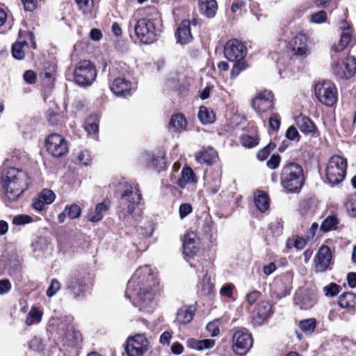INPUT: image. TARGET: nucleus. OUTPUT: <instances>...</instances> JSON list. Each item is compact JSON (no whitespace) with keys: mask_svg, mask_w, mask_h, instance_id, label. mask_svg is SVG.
Listing matches in <instances>:
<instances>
[{"mask_svg":"<svg viewBox=\"0 0 356 356\" xmlns=\"http://www.w3.org/2000/svg\"><path fill=\"white\" fill-rule=\"evenodd\" d=\"M31 184L26 172L15 168H8L3 170L0 185L6 199L15 202L28 189Z\"/></svg>","mask_w":356,"mask_h":356,"instance_id":"2","label":"nucleus"},{"mask_svg":"<svg viewBox=\"0 0 356 356\" xmlns=\"http://www.w3.org/2000/svg\"><path fill=\"white\" fill-rule=\"evenodd\" d=\"M207 330L211 333L212 337L218 336L220 333V330L216 322L209 323L207 325Z\"/></svg>","mask_w":356,"mask_h":356,"instance_id":"62","label":"nucleus"},{"mask_svg":"<svg viewBox=\"0 0 356 356\" xmlns=\"http://www.w3.org/2000/svg\"><path fill=\"white\" fill-rule=\"evenodd\" d=\"M141 200V195L137 187L130 185L124 187L120 200L118 217L121 220L131 222L133 213Z\"/></svg>","mask_w":356,"mask_h":356,"instance_id":"5","label":"nucleus"},{"mask_svg":"<svg viewBox=\"0 0 356 356\" xmlns=\"http://www.w3.org/2000/svg\"><path fill=\"white\" fill-rule=\"evenodd\" d=\"M296 124L300 130L305 134L314 133L316 130V127L312 120L302 115L297 117Z\"/></svg>","mask_w":356,"mask_h":356,"instance_id":"30","label":"nucleus"},{"mask_svg":"<svg viewBox=\"0 0 356 356\" xmlns=\"http://www.w3.org/2000/svg\"><path fill=\"white\" fill-rule=\"evenodd\" d=\"M110 88L116 96H126L130 94L131 83L124 77H118L114 79Z\"/></svg>","mask_w":356,"mask_h":356,"instance_id":"23","label":"nucleus"},{"mask_svg":"<svg viewBox=\"0 0 356 356\" xmlns=\"http://www.w3.org/2000/svg\"><path fill=\"white\" fill-rule=\"evenodd\" d=\"M26 44V41L15 42L12 47V54L15 58L20 60L24 57V46Z\"/></svg>","mask_w":356,"mask_h":356,"instance_id":"40","label":"nucleus"},{"mask_svg":"<svg viewBox=\"0 0 356 356\" xmlns=\"http://www.w3.org/2000/svg\"><path fill=\"white\" fill-rule=\"evenodd\" d=\"M272 314V305L268 301L258 302L252 311V320L255 324L260 325Z\"/></svg>","mask_w":356,"mask_h":356,"instance_id":"20","label":"nucleus"},{"mask_svg":"<svg viewBox=\"0 0 356 356\" xmlns=\"http://www.w3.org/2000/svg\"><path fill=\"white\" fill-rule=\"evenodd\" d=\"M45 202H43L42 200L40 199L39 195L33 201V208L37 211H42L45 208Z\"/></svg>","mask_w":356,"mask_h":356,"instance_id":"64","label":"nucleus"},{"mask_svg":"<svg viewBox=\"0 0 356 356\" xmlns=\"http://www.w3.org/2000/svg\"><path fill=\"white\" fill-rule=\"evenodd\" d=\"M65 211L67 212V217L70 219H76L81 216V207L76 204H72L70 205L65 206Z\"/></svg>","mask_w":356,"mask_h":356,"instance_id":"41","label":"nucleus"},{"mask_svg":"<svg viewBox=\"0 0 356 356\" xmlns=\"http://www.w3.org/2000/svg\"><path fill=\"white\" fill-rule=\"evenodd\" d=\"M110 208V202L104 201L99 204H97L94 209L89 210L87 218L90 222H97L100 221L106 211Z\"/></svg>","mask_w":356,"mask_h":356,"instance_id":"24","label":"nucleus"},{"mask_svg":"<svg viewBox=\"0 0 356 356\" xmlns=\"http://www.w3.org/2000/svg\"><path fill=\"white\" fill-rule=\"evenodd\" d=\"M316 263V270L323 272L329 268L331 264L332 253L329 247L322 246L317 254Z\"/></svg>","mask_w":356,"mask_h":356,"instance_id":"21","label":"nucleus"},{"mask_svg":"<svg viewBox=\"0 0 356 356\" xmlns=\"http://www.w3.org/2000/svg\"><path fill=\"white\" fill-rule=\"evenodd\" d=\"M225 58L229 61L234 62L231 70V77L236 78L241 71L247 67L244 60L247 55L246 47L237 39L228 40L224 47Z\"/></svg>","mask_w":356,"mask_h":356,"instance_id":"4","label":"nucleus"},{"mask_svg":"<svg viewBox=\"0 0 356 356\" xmlns=\"http://www.w3.org/2000/svg\"><path fill=\"white\" fill-rule=\"evenodd\" d=\"M275 147V145L273 143H270L268 144L266 147H264L263 149H260L257 154V159L259 161H264L268 158L270 152L274 149Z\"/></svg>","mask_w":356,"mask_h":356,"instance_id":"44","label":"nucleus"},{"mask_svg":"<svg viewBox=\"0 0 356 356\" xmlns=\"http://www.w3.org/2000/svg\"><path fill=\"white\" fill-rule=\"evenodd\" d=\"M252 106L257 113L270 111L274 108V95L270 90L259 92L252 100Z\"/></svg>","mask_w":356,"mask_h":356,"instance_id":"13","label":"nucleus"},{"mask_svg":"<svg viewBox=\"0 0 356 356\" xmlns=\"http://www.w3.org/2000/svg\"><path fill=\"white\" fill-rule=\"evenodd\" d=\"M345 207L349 216L356 217V197H352L347 200Z\"/></svg>","mask_w":356,"mask_h":356,"instance_id":"49","label":"nucleus"},{"mask_svg":"<svg viewBox=\"0 0 356 356\" xmlns=\"http://www.w3.org/2000/svg\"><path fill=\"white\" fill-rule=\"evenodd\" d=\"M339 305L342 308L350 309L356 306V296L352 292H346L338 300Z\"/></svg>","mask_w":356,"mask_h":356,"instance_id":"32","label":"nucleus"},{"mask_svg":"<svg viewBox=\"0 0 356 356\" xmlns=\"http://www.w3.org/2000/svg\"><path fill=\"white\" fill-rule=\"evenodd\" d=\"M197 287L202 294L207 295L212 292L213 284L211 282V279L207 275H204L202 281H200Z\"/></svg>","mask_w":356,"mask_h":356,"instance_id":"38","label":"nucleus"},{"mask_svg":"<svg viewBox=\"0 0 356 356\" xmlns=\"http://www.w3.org/2000/svg\"><path fill=\"white\" fill-rule=\"evenodd\" d=\"M285 136L290 140H299L300 138V136L297 129L293 126H291L287 129Z\"/></svg>","mask_w":356,"mask_h":356,"instance_id":"55","label":"nucleus"},{"mask_svg":"<svg viewBox=\"0 0 356 356\" xmlns=\"http://www.w3.org/2000/svg\"><path fill=\"white\" fill-rule=\"evenodd\" d=\"M281 118L277 113H273L269 118V125L274 131H277L280 127Z\"/></svg>","mask_w":356,"mask_h":356,"instance_id":"48","label":"nucleus"},{"mask_svg":"<svg viewBox=\"0 0 356 356\" xmlns=\"http://www.w3.org/2000/svg\"><path fill=\"white\" fill-rule=\"evenodd\" d=\"M47 152L55 157H60L68 152L66 140L61 135L52 134L46 139Z\"/></svg>","mask_w":356,"mask_h":356,"instance_id":"14","label":"nucleus"},{"mask_svg":"<svg viewBox=\"0 0 356 356\" xmlns=\"http://www.w3.org/2000/svg\"><path fill=\"white\" fill-rule=\"evenodd\" d=\"M11 289V284L7 279L0 280V295L8 293Z\"/></svg>","mask_w":356,"mask_h":356,"instance_id":"63","label":"nucleus"},{"mask_svg":"<svg viewBox=\"0 0 356 356\" xmlns=\"http://www.w3.org/2000/svg\"><path fill=\"white\" fill-rule=\"evenodd\" d=\"M314 92L318 100L327 106H333L337 101V89L330 81L318 83Z\"/></svg>","mask_w":356,"mask_h":356,"instance_id":"10","label":"nucleus"},{"mask_svg":"<svg viewBox=\"0 0 356 356\" xmlns=\"http://www.w3.org/2000/svg\"><path fill=\"white\" fill-rule=\"evenodd\" d=\"M97 71L90 60L79 61L74 70L75 83L80 86H90L95 80Z\"/></svg>","mask_w":356,"mask_h":356,"instance_id":"9","label":"nucleus"},{"mask_svg":"<svg viewBox=\"0 0 356 356\" xmlns=\"http://www.w3.org/2000/svg\"><path fill=\"white\" fill-rule=\"evenodd\" d=\"M347 161L342 156L334 155L330 158L326 168V178L332 186L341 183L346 175Z\"/></svg>","mask_w":356,"mask_h":356,"instance_id":"7","label":"nucleus"},{"mask_svg":"<svg viewBox=\"0 0 356 356\" xmlns=\"http://www.w3.org/2000/svg\"><path fill=\"white\" fill-rule=\"evenodd\" d=\"M333 73L341 79H350L356 72V58L353 56H347L343 58L334 60Z\"/></svg>","mask_w":356,"mask_h":356,"instance_id":"11","label":"nucleus"},{"mask_svg":"<svg viewBox=\"0 0 356 356\" xmlns=\"http://www.w3.org/2000/svg\"><path fill=\"white\" fill-rule=\"evenodd\" d=\"M181 177L177 178L175 175L171 176L172 183L177 184L179 187L184 188L186 184L196 182L195 175L189 167H184L181 173Z\"/></svg>","mask_w":356,"mask_h":356,"instance_id":"27","label":"nucleus"},{"mask_svg":"<svg viewBox=\"0 0 356 356\" xmlns=\"http://www.w3.org/2000/svg\"><path fill=\"white\" fill-rule=\"evenodd\" d=\"M169 124L175 131H181L186 129L187 122L184 115L178 113L172 116Z\"/></svg>","mask_w":356,"mask_h":356,"instance_id":"34","label":"nucleus"},{"mask_svg":"<svg viewBox=\"0 0 356 356\" xmlns=\"http://www.w3.org/2000/svg\"><path fill=\"white\" fill-rule=\"evenodd\" d=\"M92 157L90 153L88 150L81 151L77 155V162L80 165H88L90 164Z\"/></svg>","mask_w":356,"mask_h":356,"instance_id":"46","label":"nucleus"},{"mask_svg":"<svg viewBox=\"0 0 356 356\" xmlns=\"http://www.w3.org/2000/svg\"><path fill=\"white\" fill-rule=\"evenodd\" d=\"M198 118L202 124L213 123L216 120L214 112L205 106H201L198 112Z\"/></svg>","mask_w":356,"mask_h":356,"instance_id":"33","label":"nucleus"},{"mask_svg":"<svg viewBox=\"0 0 356 356\" xmlns=\"http://www.w3.org/2000/svg\"><path fill=\"white\" fill-rule=\"evenodd\" d=\"M338 224V220L335 216H327L321 223V230L323 232H327L330 230L334 229Z\"/></svg>","mask_w":356,"mask_h":356,"instance_id":"37","label":"nucleus"},{"mask_svg":"<svg viewBox=\"0 0 356 356\" xmlns=\"http://www.w3.org/2000/svg\"><path fill=\"white\" fill-rule=\"evenodd\" d=\"M340 286L335 283H331L323 288L326 296L333 297L339 293Z\"/></svg>","mask_w":356,"mask_h":356,"instance_id":"50","label":"nucleus"},{"mask_svg":"<svg viewBox=\"0 0 356 356\" xmlns=\"http://www.w3.org/2000/svg\"><path fill=\"white\" fill-rule=\"evenodd\" d=\"M33 221L31 216L25 214H19L13 218L12 222L15 225H24Z\"/></svg>","mask_w":356,"mask_h":356,"instance_id":"47","label":"nucleus"},{"mask_svg":"<svg viewBox=\"0 0 356 356\" xmlns=\"http://www.w3.org/2000/svg\"><path fill=\"white\" fill-rule=\"evenodd\" d=\"M281 157L279 154H273L270 159L267 161V166L272 169H276L280 165Z\"/></svg>","mask_w":356,"mask_h":356,"instance_id":"57","label":"nucleus"},{"mask_svg":"<svg viewBox=\"0 0 356 356\" xmlns=\"http://www.w3.org/2000/svg\"><path fill=\"white\" fill-rule=\"evenodd\" d=\"M200 250V240L196 234L187 232L183 239V254L186 257H193Z\"/></svg>","mask_w":356,"mask_h":356,"instance_id":"17","label":"nucleus"},{"mask_svg":"<svg viewBox=\"0 0 356 356\" xmlns=\"http://www.w3.org/2000/svg\"><path fill=\"white\" fill-rule=\"evenodd\" d=\"M177 42L181 44L189 43L193 40L191 32V22L189 20H183L176 33Z\"/></svg>","mask_w":356,"mask_h":356,"instance_id":"25","label":"nucleus"},{"mask_svg":"<svg viewBox=\"0 0 356 356\" xmlns=\"http://www.w3.org/2000/svg\"><path fill=\"white\" fill-rule=\"evenodd\" d=\"M38 195L40 197V199L42 200L43 202L46 203V204H51L56 198L55 193L49 189L42 190Z\"/></svg>","mask_w":356,"mask_h":356,"instance_id":"45","label":"nucleus"},{"mask_svg":"<svg viewBox=\"0 0 356 356\" xmlns=\"http://www.w3.org/2000/svg\"><path fill=\"white\" fill-rule=\"evenodd\" d=\"M290 49L293 55L306 57L309 54L307 45V38L303 33H298L293 38L289 43Z\"/></svg>","mask_w":356,"mask_h":356,"instance_id":"18","label":"nucleus"},{"mask_svg":"<svg viewBox=\"0 0 356 356\" xmlns=\"http://www.w3.org/2000/svg\"><path fill=\"white\" fill-rule=\"evenodd\" d=\"M305 179L304 170L300 164L288 162L283 165L280 182L289 193H298L304 185Z\"/></svg>","mask_w":356,"mask_h":356,"instance_id":"3","label":"nucleus"},{"mask_svg":"<svg viewBox=\"0 0 356 356\" xmlns=\"http://www.w3.org/2000/svg\"><path fill=\"white\" fill-rule=\"evenodd\" d=\"M340 29H341L340 39L337 43L332 46V51L335 52H341L348 47L354 45L356 42L353 35V29L348 22L342 21L341 22Z\"/></svg>","mask_w":356,"mask_h":356,"instance_id":"16","label":"nucleus"},{"mask_svg":"<svg viewBox=\"0 0 356 356\" xmlns=\"http://www.w3.org/2000/svg\"><path fill=\"white\" fill-rule=\"evenodd\" d=\"M232 341L234 351L241 356L245 355L253 344L252 335L245 328L234 331Z\"/></svg>","mask_w":356,"mask_h":356,"instance_id":"12","label":"nucleus"},{"mask_svg":"<svg viewBox=\"0 0 356 356\" xmlns=\"http://www.w3.org/2000/svg\"><path fill=\"white\" fill-rule=\"evenodd\" d=\"M299 326L306 334H311L316 328V321L315 318L305 319L300 322Z\"/></svg>","mask_w":356,"mask_h":356,"instance_id":"36","label":"nucleus"},{"mask_svg":"<svg viewBox=\"0 0 356 356\" xmlns=\"http://www.w3.org/2000/svg\"><path fill=\"white\" fill-rule=\"evenodd\" d=\"M327 19L325 11L321 10L311 15V21L315 24H321L325 22Z\"/></svg>","mask_w":356,"mask_h":356,"instance_id":"54","label":"nucleus"},{"mask_svg":"<svg viewBox=\"0 0 356 356\" xmlns=\"http://www.w3.org/2000/svg\"><path fill=\"white\" fill-rule=\"evenodd\" d=\"M254 204L258 210L264 212L269 208V197L264 191H258L254 194Z\"/></svg>","mask_w":356,"mask_h":356,"instance_id":"31","label":"nucleus"},{"mask_svg":"<svg viewBox=\"0 0 356 356\" xmlns=\"http://www.w3.org/2000/svg\"><path fill=\"white\" fill-rule=\"evenodd\" d=\"M218 159L217 152L211 147L204 149L195 154V160L201 164L211 165Z\"/></svg>","mask_w":356,"mask_h":356,"instance_id":"26","label":"nucleus"},{"mask_svg":"<svg viewBox=\"0 0 356 356\" xmlns=\"http://www.w3.org/2000/svg\"><path fill=\"white\" fill-rule=\"evenodd\" d=\"M126 352L128 356H143L148 349V341L143 334H137L128 338Z\"/></svg>","mask_w":356,"mask_h":356,"instance_id":"15","label":"nucleus"},{"mask_svg":"<svg viewBox=\"0 0 356 356\" xmlns=\"http://www.w3.org/2000/svg\"><path fill=\"white\" fill-rule=\"evenodd\" d=\"M66 287L69 292L76 298L84 296L86 284L81 276L74 275L67 279Z\"/></svg>","mask_w":356,"mask_h":356,"instance_id":"19","label":"nucleus"},{"mask_svg":"<svg viewBox=\"0 0 356 356\" xmlns=\"http://www.w3.org/2000/svg\"><path fill=\"white\" fill-rule=\"evenodd\" d=\"M259 138L257 134L244 135L241 138V144L248 148H252L259 144Z\"/></svg>","mask_w":356,"mask_h":356,"instance_id":"39","label":"nucleus"},{"mask_svg":"<svg viewBox=\"0 0 356 356\" xmlns=\"http://www.w3.org/2000/svg\"><path fill=\"white\" fill-rule=\"evenodd\" d=\"M221 185V172L213 171L204 177V186L206 191L211 194H216L220 190Z\"/></svg>","mask_w":356,"mask_h":356,"instance_id":"22","label":"nucleus"},{"mask_svg":"<svg viewBox=\"0 0 356 356\" xmlns=\"http://www.w3.org/2000/svg\"><path fill=\"white\" fill-rule=\"evenodd\" d=\"M234 285L232 283L224 284L220 290V294L223 296L231 298L233 293Z\"/></svg>","mask_w":356,"mask_h":356,"instance_id":"58","label":"nucleus"},{"mask_svg":"<svg viewBox=\"0 0 356 356\" xmlns=\"http://www.w3.org/2000/svg\"><path fill=\"white\" fill-rule=\"evenodd\" d=\"M198 6L202 13L208 18H213L217 12L218 4L216 0H198Z\"/></svg>","mask_w":356,"mask_h":356,"instance_id":"29","label":"nucleus"},{"mask_svg":"<svg viewBox=\"0 0 356 356\" xmlns=\"http://www.w3.org/2000/svg\"><path fill=\"white\" fill-rule=\"evenodd\" d=\"M260 292L254 290L246 295V301L250 305H252L259 298Z\"/></svg>","mask_w":356,"mask_h":356,"instance_id":"61","label":"nucleus"},{"mask_svg":"<svg viewBox=\"0 0 356 356\" xmlns=\"http://www.w3.org/2000/svg\"><path fill=\"white\" fill-rule=\"evenodd\" d=\"M74 317L65 316L58 325L57 332L65 346L78 347L82 343V337L79 331L76 330L72 322Z\"/></svg>","mask_w":356,"mask_h":356,"instance_id":"6","label":"nucleus"},{"mask_svg":"<svg viewBox=\"0 0 356 356\" xmlns=\"http://www.w3.org/2000/svg\"><path fill=\"white\" fill-rule=\"evenodd\" d=\"M60 283L56 279L51 280V284L47 290V296L52 297L60 289Z\"/></svg>","mask_w":356,"mask_h":356,"instance_id":"52","label":"nucleus"},{"mask_svg":"<svg viewBox=\"0 0 356 356\" xmlns=\"http://www.w3.org/2000/svg\"><path fill=\"white\" fill-rule=\"evenodd\" d=\"M84 15L90 14L93 9V0H75Z\"/></svg>","mask_w":356,"mask_h":356,"instance_id":"42","label":"nucleus"},{"mask_svg":"<svg viewBox=\"0 0 356 356\" xmlns=\"http://www.w3.org/2000/svg\"><path fill=\"white\" fill-rule=\"evenodd\" d=\"M156 19L142 18L134 26L136 37L144 44H151L156 41L159 29L156 28Z\"/></svg>","mask_w":356,"mask_h":356,"instance_id":"8","label":"nucleus"},{"mask_svg":"<svg viewBox=\"0 0 356 356\" xmlns=\"http://www.w3.org/2000/svg\"><path fill=\"white\" fill-rule=\"evenodd\" d=\"M42 316V312L37 307H33L27 315L26 324L29 326L37 324L41 321Z\"/></svg>","mask_w":356,"mask_h":356,"instance_id":"35","label":"nucleus"},{"mask_svg":"<svg viewBox=\"0 0 356 356\" xmlns=\"http://www.w3.org/2000/svg\"><path fill=\"white\" fill-rule=\"evenodd\" d=\"M216 341L213 339H207L200 340V351L203 350L211 349L214 347Z\"/></svg>","mask_w":356,"mask_h":356,"instance_id":"59","label":"nucleus"},{"mask_svg":"<svg viewBox=\"0 0 356 356\" xmlns=\"http://www.w3.org/2000/svg\"><path fill=\"white\" fill-rule=\"evenodd\" d=\"M192 212V207L190 204H181L179 207V213L181 219Z\"/></svg>","mask_w":356,"mask_h":356,"instance_id":"60","label":"nucleus"},{"mask_svg":"<svg viewBox=\"0 0 356 356\" xmlns=\"http://www.w3.org/2000/svg\"><path fill=\"white\" fill-rule=\"evenodd\" d=\"M155 284V275L150 266H141L136 269L129 280L125 296L135 307H138L139 310L152 312L155 305L152 289Z\"/></svg>","mask_w":356,"mask_h":356,"instance_id":"1","label":"nucleus"},{"mask_svg":"<svg viewBox=\"0 0 356 356\" xmlns=\"http://www.w3.org/2000/svg\"><path fill=\"white\" fill-rule=\"evenodd\" d=\"M85 130L88 134H94L98 131V124L92 120V118L86 121Z\"/></svg>","mask_w":356,"mask_h":356,"instance_id":"53","label":"nucleus"},{"mask_svg":"<svg viewBox=\"0 0 356 356\" xmlns=\"http://www.w3.org/2000/svg\"><path fill=\"white\" fill-rule=\"evenodd\" d=\"M307 244V241L302 237H297L295 240L289 239L287 241V246H294L297 250L303 249Z\"/></svg>","mask_w":356,"mask_h":356,"instance_id":"51","label":"nucleus"},{"mask_svg":"<svg viewBox=\"0 0 356 356\" xmlns=\"http://www.w3.org/2000/svg\"><path fill=\"white\" fill-rule=\"evenodd\" d=\"M29 347L33 351L38 353L42 352L44 349L42 340L38 337H34L31 340Z\"/></svg>","mask_w":356,"mask_h":356,"instance_id":"56","label":"nucleus"},{"mask_svg":"<svg viewBox=\"0 0 356 356\" xmlns=\"http://www.w3.org/2000/svg\"><path fill=\"white\" fill-rule=\"evenodd\" d=\"M149 166L159 171L165 168V162L162 156H149Z\"/></svg>","mask_w":356,"mask_h":356,"instance_id":"43","label":"nucleus"},{"mask_svg":"<svg viewBox=\"0 0 356 356\" xmlns=\"http://www.w3.org/2000/svg\"><path fill=\"white\" fill-rule=\"evenodd\" d=\"M195 313V307L194 306H183L177 312L176 322L179 324H187L193 320Z\"/></svg>","mask_w":356,"mask_h":356,"instance_id":"28","label":"nucleus"}]
</instances>
